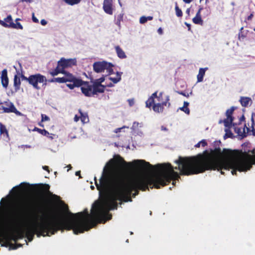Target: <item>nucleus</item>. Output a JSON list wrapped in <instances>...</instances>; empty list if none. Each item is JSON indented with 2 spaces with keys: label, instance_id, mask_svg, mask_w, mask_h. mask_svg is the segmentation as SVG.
Returning a JSON list of instances; mask_svg holds the SVG:
<instances>
[{
  "label": "nucleus",
  "instance_id": "obj_1",
  "mask_svg": "<svg viewBox=\"0 0 255 255\" xmlns=\"http://www.w3.org/2000/svg\"><path fill=\"white\" fill-rule=\"evenodd\" d=\"M95 183L100 194L105 196L103 205L93 207L91 214L87 209L74 214L67 209V214L75 217L69 219L64 215L54 216L60 231L72 230L78 235L88 231L97 223H105L112 219L110 210L117 209V201L131 202L138 190L143 191V160L126 161L120 155L117 159H111L104 167L102 176Z\"/></svg>",
  "mask_w": 255,
  "mask_h": 255
},
{
  "label": "nucleus",
  "instance_id": "obj_2",
  "mask_svg": "<svg viewBox=\"0 0 255 255\" xmlns=\"http://www.w3.org/2000/svg\"><path fill=\"white\" fill-rule=\"evenodd\" d=\"M181 158L189 157L180 156L175 161L178 166L175 167L169 163L157 164L153 166L144 160V191L147 189L149 190V187L151 189H159L168 185L171 181H173L172 184L174 185L175 180L180 178L179 175L174 169L179 170L181 175H188L182 173L183 167L180 165Z\"/></svg>",
  "mask_w": 255,
  "mask_h": 255
},
{
  "label": "nucleus",
  "instance_id": "obj_3",
  "mask_svg": "<svg viewBox=\"0 0 255 255\" xmlns=\"http://www.w3.org/2000/svg\"><path fill=\"white\" fill-rule=\"evenodd\" d=\"M220 147L211 150L209 152L207 150L204 151L203 154H198L196 156L189 158H180V165L182 167V173L187 175L197 174L203 173L206 170H215L220 168L221 165H227L225 162L228 159L220 160L218 158L223 155L227 157Z\"/></svg>",
  "mask_w": 255,
  "mask_h": 255
},
{
  "label": "nucleus",
  "instance_id": "obj_4",
  "mask_svg": "<svg viewBox=\"0 0 255 255\" xmlns=\"http://www.w3.org/2000/svg\"><path fill=\"white\" fill-rule=\"evenodd\" d=\"M250 143H244L242 145L241 149L225 150L224 154L231 159H228L225 162L226 165H221L216 170L221 171L222 174H224L223 170H228L232 169L233 175H236L237 171H247L250 170L253 165L255 164V150L250 149Z\"/></svg>",
  "mask_w": 255,
  "mask_h": 255
},
{
  "label": "nucleus",
  "instance_id": "obj_5",
  "mask_svg": "<svg viewBox=\"0 0 255 255\" xmlns=\"http://www.w3.org/2000/svg\"><path fill=\"white\" fill-rule=\"evenodd\" d=\"M40 222L36 221L32 226L25 230L26 237L29 242H31L35 234L38 237L42 236H50L54 235L58 231H60V228L57 224L55 217L53 216L51 219L43 220V218H40Z\"/></svg>",
  "mask_w": 255,
  "mask_h": 255
},
{
  "label": "nucleus",
  "instance_id": "obj_6",
  "mask_svg": "<svg viewBox=\"0 0 255 255\" xmlns=\"http://www.w3.org/2000/svg\"><path fill=\"white\" fill-rule=\"evenodd\" d=\"M168 95H163V92L157 95V91H156L145 102V104L147 108L152 109L156 113H162L165 107H170Z\"/></svg>",
  "mask_w": 255,
  "mask_h": 255
},
{
  "label": "nucleus",
  "instance_id": "obj_7",
  "mask_svg": "<svg viewBox=\"0 0 255 255\" xmlns=\"http://www.w3.org/2000/svg\"><path fill=\"white\" fill-rule=\"evenodd\" d=\"M16 220H12L10 223L11 232L10 233L1 232L0 233V242H3L1 246L8 247L9 242L13 241L16 242L19 239L17 237L13 229H14V225L16 223Z\"/></svg>",
  "mask_w": 255,
  "mask_h": 255
},
{
  "label": "nucleus",
  "instance_id": "obj_8",
  "mask_svg": "<svg viewBox=\"0 0 255 255\" xmlns=\"http://www.w3.org/2000/svg\"><path fill=\"white\" fill-rule=\"evenodd\" d=\"M113 66L111 63L105 61L95 62L93 65V70L95 72L102 73L106 70L109 75L113 73Z\"/></svg>",
  "mask_w": 255,
  "mask_h": 255
},
{
  "label": "nucleus",
  "instance_id": "obj_9",
  "mask_svg": "<svg viewBox=\"0 0 255 255\" xmlns=\"http://www.w3.org/2000/svg\"><path fill=\"white\" fill-rule=\"evenodd\" d=\"M62 74L64 75L63 78L65 80V83H72L66 85L70 89H73L75 87H79L82 85L83 81L77 78L72 74L67 71Z\"/></svg>",
  "mask_w": 255,
  "mask_h": 255
},
{
  "label": "nucleus",
  "instance_id": "obj_10",
  "mask_svg": "<svg viewBox=\"0 0 255 255\" xmlns=\"http://www.w3.org/2000/svg\"><path fill=\"white\" fill-rule=\"evenodd\" d=\"M47 80L46 77L39 73L30 75V81L29 84L32 86L34 89L39 90L40 87L38 86V84L45 82L46 84Z\"/></svg>",
  "mask_w": 255,
  "mask_h": 255
},
{
  "label": "nucleus",
  "instance_id": "obj_11",
  "mask_svg": "<svg viewBox=\"0 0 255 255\" xmlns=\"http://www.w3.org/2000/svg\"><path fill=\"white\" fill-rule=\"evenodd\" d=\"M245 121V117L244 115H243L239 119V122L238 123V125H240L241 124L242 122ZM232 127H233L234 129V131L238 134L239 136H246V133H245V128L246 127L247 128V131L250 130V128L247 127L246 124L244 125V128H243L242 127H238V124L235 123H232Z\"/></svg>",
  "mask_w": 255,
  "mask_h": 255
},
{
  "label": "nucleus",
  "instance_id": "obj_12",
  "mask_svg": "<svg viewBox=\"0 0 255 255\" xmlns=\"http://www.w3.org/2000/svg\"><path fill=\"white\" fill-rule=\"evenodd\" d=\"M59 66L61 68L63 72H65V69L68 68L72 67L73 66L76 65L77 61L76 59H65L61 58L57 62Z\"/></svg>",
  "mask_w": 255,
  "mask_h": 255
},
{
  "label": "nucleus",
  "instance_id": "obj_13",
  "mask_svg": "<svg viewBox=\"0 0 255 255\" xmlns=\"http://www.w3.org/2000/svg\"><path fill=\"white\" fill-rule=\"evenodd\" d=\"M25 210H20V212L18 213L17 214V216H16V218H15L13 220H16V223L14 225V229H13V231L14 232L15 234L16 235L17 237L19 239H22L25 237V231H24L21 229H15V225H17L18 221L22 217H23L24 215H25Z\"/></svg>",
  "mask_w": 255,
  "mask_h": 255
},
{
  "label": "nucleus",
  "instance_id": "obj_14",
  "mask_svg": "<svg viewBox=\"0 0 255 255\" xmlns=\"http://www.w3.org/2000/svg\"><path fill=\"white\" fill-rule=\"evenodd\" d=\"M236 108L234 107H232L230 109H228L226 112V115L227 116V118L224 120V126L228 128H230L232 127V123L234 121V117L232 116L234 111H235Z\"/></svg>",
  "mask_w": 255,
  "mask_h": 255
},
{
  "label": "nucleus",
  "instance_id": "obj_15",
  "mask_svg": "<svg viewBox=\"0 0 255 255\" xmlns=\"http://www.w3.org/2000/svg\"><path fill=\"white\" fill-rule=\"evenodd\" d=\"M35 186L36 187L37 192L42 195H52L54 197H57L55 195H52V193L49 191L50 186L49 184L41 183L36 184Z\"/></svg>",
  "mask_w": 255,
  "mask_h": 255
},
{
  "label": "nucleus",
  "instance_id": "obj_16",
  "mask_svg": "<svg viewBox=\"0 0 255 255\" xmlns=\"http://www.w3.org/2000/svg\"><path fill=\"white\" fill-rule=\"evenodd\" d=\"M81 86V91L85 96H93V85L90 84L89 82L83 81Z\"/></svg>",
  "mask_w": 255,
  "mask_h": 255
},
{
  "label": "nucleus",
  "instance_id": "obj_17",
  "mask_svg": "<svg viewBox=\"0 0 255 255\" xmlns=\"http://www.w3.org/2000/svg\"><path fill=\"white\" fill-rule=\"evenodd\" d=\"M113 0H104L103 9L104 11L110 15L113 13Z\"/></svg>",
  "mask_w": 255,
  "mask_h": 255
},
{
  "label": "nucleus",
  "instance_id": "obj_18",
  "mask_svg": "<svg viewBox=\"0 0 255 255\" xmlns=\"http://www.w3.org/2000/svg\"><path fill=\"white\" fill-rule=\"evenodd\" d=\"M1 83L2 86L6 88L8 85V78L7 77V71L6 69H3L1 72Z\"/></svg>",
  "mask_w": 255,
  "mask_h": 255
},
{
  "label": "nucleus",
  "instance_id": "obj_19",
  "mask_svg": "<svg viewBox=\"0 0 255 255\" xmlns=\"http://www.w3.org/2000/svg\"><path fill=\"white\" fill-rule=\"evenodd\" d=\"M203 9L202 7H200L196 16L192 19L193 22L196 24L203 25V21L202 19L201 12Z\"/></svg>",
  "mask_w": 255,
  "mask_h": 255
},
{
  "label": "nucleus",
  "instance_id": "obj_20",
  "mask_svg": "<svg viewBox=\"0 0 255 255\" xmlns=\"http://www.w3.org/2000/svg\"><path fill=\"white\" fill-rule=\"evenodd\" d=\"M7 107L2 106L0 108V110L1 109L3 110V113H15L16 111V109L14 107V105L12 103H9L6 104Z\"/></svg>",
  "mask_w": 255,
  "mask_h": 255
},
{
  "label": "nucleus",
  "instance_id": "obj_21",
  "mask_svg": "<svg viewBox=\"0 0 255 255\" xmlns=\"http://www.w3.org/2000/svg\"><path fill=\"white\" fill-rule=\"evenodd\" d=\"M33 131H37L39 133L44 135L45 136H47L48 138H49L50 139H53V136L55 135L53 133H50L48 131L45 130V129H40L37 127H35L34 129H33Z\"/></svg>",
  "mask_w": 255,
  "mask_h": 255
},
{
  "label": "nucleus",
  "instance_id": "obj_22",
  "mask_svg": "<svg viewBox=\"0 0 255 255\" xmlns=\"http://www.w3.org/2000/svg\"><path fill=\"white\" fill-rule=\"evenodd\" d=\"M93 96L97 95L98 93H103L105 91V86H100L93 84Z\"/></svg>",
  "mask_w": 255,
  "mask_h": 255
},
{
  "label": "nucleus",
  "instance_id": "obj_23",
  "mask_svg": "<svg viewBox=\"0 0 255 255\" xmlns=\"http://www.w3.org/2000/svg\"><path fill=\"white\" fill-rule=\"evenodd\" d=\"M13 21L11 15H8L4 19V21H1V25L6 28H11L10 26L11 23H13Z\"/></svg>",
  "mask_w": 255,
  "mask_h": 255
},
{
  "label": "nucleus",
  "instance_id": "obj_24",
  "mask_svg": "<svg viewBox=\"0 0 255 255\" xmlns=\"http://www.w3.org/2000/svg\"><path fill=\"white\" fill-rule=\"evenodd\" d=\"M241 105L244 107H247L249 105L252 104V100L251 98L247 97H241L240 100Z\"/></svg>",
  "mask_w": 255,
  "mask_h": 255
},
{
  "label": "nucleus",
  "instance_id": "obj_25",
  "mask_svg": "<svg viewBox=\"0 0 255 255\" xmlns=\"http://www.w3.org/2000/svg\"><path fill=\"white\" fill-rule=\"evenodd\" d=\"M115 49L118 57L120 59H125L127 55L124 51L120 47V46L117 45L115 46Z\"/></svg>",
  "mask_w": 255,
  "mask_h": 255
},
{
  "label": "nucleus",
  "instance_id": "obj_26",
  "mask_svg": "<svg viewBox=\"0 0 255 255\" xmlns=\"http://www.w3.org/2000/svg\"><path fill=\"white\" fill-rule=\"evenodd\" d=\"M28 186H29V184L25 183H22L19 186L14 187L12 190L15 193H17L20 190H25Z\"/></svg>",
  "mask_w": 255,
  "mask_h": 255
},
{
  "label": "nucleus",
  "instance_id": "obj_27",
  "mask_svg": "<svg viewBox=\"0 0 255 255\" xmlns=\"http://www.w3.org/2000/svg\"><path fill=\"white\" fill-rule=\"evenodd\" d=\"M21 82L19 77L15 75L13 79V86L15 92H17L20 89Z\"/></svg>",
  "mask_w": 255,
  "mask_h": 255
},
{
  "label": "nucleus",
  "instance_id": "obj_28",
  "mask_svg": "<svg viewBox=\"0 0 255 255\" xmlns=\"http://www.w3.org/2000/svg\"><path fill=\"white\" fill-rule=\"evenodd\" d=\"M208 69V68L199 69L198 74L197 75V82H201L203 81L204 76L205 74L206 71Z\"/></svg>",
  "mask_w": 255,
  "mask_h": 255
},
{
  "label": "nucleus",
  "instance_id": "obj_29",
  "mask_svg": "<svg viewBox=\"0 0 255 255\" xmlns=\"http://www.w3.org/2000/svg\"><path fill=\"white\" fill-rule=\"evenodd\" d=\"M79 113L80 114V120L83 124H86L89 122L87 113H83L81 109L79 110Z\"/></svg>",
  "mask_w": 255,
  "mask_h": 255
},
{
  "label": "nucleus",
  "instance_id": "obj_30",
  "mask_svg": "<svg viewBox=\"0 0 255 255\" xmlns=\"http://www.w3.org/2000/svg\"><path fill=\"white\" fill-rule=\"evenodd\" d=\"M59 73H64L63 71L62 70L61 68L59 66V65L57 64V67L54 70L49 71V74L53 77L57 75Z\"/></svg>",
  "mask_w": 255,
  "mask_h": 255
},
{
  "label": "nucleus",
  "instance_id": "obj_31",
  "mask_svg": "<svg viewBox=\"0 0 255 255\" xmlns=\"http://www.w3.org/2000/svg\"><path fill=\"white\" fill-rule=\"evenodd\" d=\"M0 134L3 136H8V132L6 127L1 123H0Z\"/></svg>",
  "mask_w": 255,
  "mask_h": 255
},
{
  "label": "nucleus",
  "instance_id": "obj_32",
  "mask_svg": "<svg viewBox=\"0 0 255 255\" xmlns=\"http://www.w3.org/2000/svg\"><path fill=\"white\" fill-rule=\"evenodd\" d=\"M122 72H117L116 74V77L113 78L110 77L109 79L112 81L114 84H116L121 80Z\"/></svg>",
  "mask_w": 255,
  "mask_h": 255
},
{
  "label": "nucleus",
  "instance_id": "obj_33",
  "mask_svg": "<svg viewBox=\"0 0 255 255\" xmlns=\"http://www.w3.org/2000/svg\"><path fill=\"white\" fill-rule=\"evenodd\" d=\"M49 82L51 83H65V80L63 77H58V78H53L49 80Z\"/></svg>",
  "mask_w": 255,
  "mask_h": 255
},
{
  "label": "nucleus",
  "instance_id": "obj_34",
  "mask_svg": "<svg viewBox=\"0 0 255 255\" xmlns=\"http://www.w3.org/2000/svg\"><path fill=\"white\" fill-rule=\"evenodd\" d=\"M11 28L16 29H21L22 30L23 27L20 23L18 22H16L15 23L13 22V23H11L10 25Z\"/></svg>",
  "mask_w": 255,
  "mask_h": 255
},
{
  "label": "nucleus",
  "instance_id": "obj_35",
  "mask_svg": "<svg viewBox=\"0 0 255 255\" xmlns=\"http://www.w3.org/2000/svg\"><path fill=\"white\" fill-rule=\"evenodd\" d=\"M123 16L124 14L123 13H120L117 16L116 19V24L119 27H121V22L123 20Z\"/></svg>",
  "mask_w": 255,
  "mask_h": 255
},
{
  "label": "nucleus",
  "instance_id": "obj_36",
  "mask_svg": "<svg viewBox=\"0 0 255 255\" xmlns=\"http://www.w3.org/2000/svg\"><path fill=\"white\" fill-rule=\"evenodd\" d=\"M67 4L70 5H74L79 3L82 0H63Z\"/></svg>",
  "mask_w": 255,
  "mask_h": 255
},
{
  "label": "nucleus",
  "instance_id": "obj_37",
  "mask_svg": "<svg viewBox=\"0 0 255 255\" xmlns=\"http://www.w3.org/2000/svg\"><path fill=\"white\" fill-rule=\"evenodd\" d=\"M175 10L176 15L177 17H182L183 15V12L181 9L179 8L177 3H175Z\"/></svg>",
  "mask_w": 255,
  "mask_h": 255
},
{
  "label": "nucleus",
  "instance_id": "obj_38",
  "mask_svg": "<svg viewBox=\"0 0 255 255\" xmlns=\"http://www.w3.org/2000/svg\"><path fill=\"white\" fill-rule=\"evenodd\" d=\"M105 81V77L103 76L99 79L95 80L93 84H96L100 86H104L102 83Z\"/></svg>",
  "mask_w": 255,
  "mask_h": 255
},
{
  "label": "nucleus",
  "instance_id": "obj_39",
  "mask_svg": "<svg viewBox=\"0 0 255 255\" xmlns=\"http://www.w3.org/2000/svg\"><path fill=\"white\" fill-rule=\"evenodd\" d=\"M200 145H201L203 147H205L207 145V143L205 139H203L201 141L198 142L195 145V147L198 148L200 147Z\"/></svg>",
  "mask_w": 255,
  "mask_h": 255
},
{
  "label": "nucleus",
  "instance_id": "obj_40",
  "mask_svg": "<svg viewBox=\"0 0 255 255\" xmlns=\"http://www.w3.org/2000/svg\"><path fill=\"white\" fill-rule=\"evenodd\" d=\"M254 114L253 113L252 115V118H251V121H252L251 128H252V131L253 134L255 136V129L254 128V126L255 125V122H254Z\"/></svg>",
  "mask_w": 255,
  "mask_h": 255
},
{
  "label": "nucleus",
  "instance_id": "obj_41",
  "mask_svg": "<svg viewBox=\"0 0 255 255\" xmlns=\"http://www.w3.org/2000/svg\"><path fill=\"white\" fill-rule=\"evenodd\" d=\"M179 109L187 115H189L190 114V110L188 107L183 106L182 107L180 108Z\"/></svg>",
  "mask_w": 255,
  "mask_h": 255
},
{
  "label": "nucleus",
  "instance_id": "obj_42",
  "mask_svg": "<svg viewBox=\"0 0 255 255\" xmlns=\"http://www.w3.org/2000/svg\"><path fill=\"white\" fill-rule=\"evenodd\" d=\"M202 10H203L204 11V17L208 16L210 14V11L208 8H207V7H205L204 8H203Z\"/></svg>",
  "mask_w": 255,
  "mask_h": 255
},
{
  "label": "nucleus",
  "instance_id": "obj_43",
  "mask_svg": "<svg viewBox=\"0 0 255 255\" xmlns=\"http://www.w3.org/2000/svg\"><path fill=\"white\" fill-rule=\"evenodd\" d=\"M8 247H9V249L10 250H16L17 249L16 244L11 243L10 242H9Z\"/></svg>",
  "mask_w": 255,
  "mask_h": 255
},
{
  "label": "nucleus",
  "instance_id": "obj_44",
  "mask_svg": "<svg viewBox=\"0 0 255 255\" xmlns=\"http://www.w3.org/2000/svg\"><path fill=\"white\" fill-rule=\"evenodd\" d=\"M50 120V118L44 114H41V122L48 121Z\"/></svg>",
  "mask_w": 255,
  "mask_h": 255
},
{
  "label": "nucleus",
  "instance_id": "obj_45",
  "mask_svg": "<svg viewBox=\"0 0 255 255\" xmlns=\"http://www.w3.org/2000/svg\"><path fill=\"white\" fill-rule=\"evenodd\" d=\"M21 79H22V80H25V81H26L27 82H28V83H29V81H30V76H29L28 77H27L25 76L24 75L21 74Z\"/></svg>",
  "mask_w": 255,
  "mask_h": 255
},
{
  "label": "nucleus",
  "instance_id": "obj_46",
  "mask_svg": "<svg viewBox=\"0 0 255 255\" xmlns=\"http://www.w3.org/2000/svg\"><path fill=\"white\" fill-rule=\"evenodd\" d=\"M128 105L129 106H132L134 104V101L133 99H129L128 100Z\"/></svg>",
  "mask_w": 255,
  "mask_h": 255
},
{
  "label": "nucleus",
  "instance_id": "obj_47",
  "mask_svg": "<svg viewBox=\"0 0 255 255\" xmlns=\"http://www.w3.org/2000/svg\"><path fill=\"white\" fill-rule=\"evenodd\" d=\"M32 19L34 22L38 23L39 22L38 19L36 17H35L34 13L32 14Z\"/></svg>",
  "mask_w": 255,
  "mask_h": 255
},
{
  "label": "nucleus",
  "instance_id": "obj_48",
  "mask_svg": "<svg viewBox=\"0 0 255 255\" xmlns=\"http://www.w3.org/2000/svg\"><path fill=\"white\" fill-rule=\"evenodd\" d=\"M153 17L152 16H144V22H146L147 20H152Z\"/></svg>",
  "mask_w": 255,
  "mask_h": 255
},
{
  "label": "nucleus",
  "instance_id": "obj_49",
  "mask_svg": "<svg viewBox=\"0 0 255 255\" xmlns=\"http://www.w3.org/2000/svg\"><path fill=\"white\" fill-rule=\"evenodd\" d=\"M80 119V116H79L76 115L74 117V120L75 122H77Z\"/></svg>",
  "mask_w": 255,
  "mask_h": 255
},
{
  "label": "nucleus",
  "instance_id": "obj_50",
  "mask_svg": "<svg viewBox=\"0 0 255 255\" xmlns=\"http://www.w3.org/2000/svg\"><path fill=\"white\" fill-rule=\"evenodd\" d=\"M40 23H41V25H46V24H47V21H46V20H45V19H42V20H41Z\"/></svg>",
  "mask_w": 255,
  "mask_h": 255
},
{
  "label": "nucleus",
  "instance_id": "obj_51",
  "mask_svg": "<svg viewBox=\"0 0 255 255\" xmlns=\"http://www.w3.org/2000/svg\"><path fill=\"white\" fill-rule=\"evenodd\" d=\"M122 128H117L115 129L114 132L115 133H118L121 131Z\"/></svg>",
  "mask_w": 255,
  "mask_h": 255
},
{
  "label": "nucleus",
  "instance_id": "obj_52",
  "mask_svg": "<svg viewBox=\"0 0 255 255\" xmlns=\"http://www.w3.org/2000/svg\"><path fill=\"white\" fill-rule=\"evenodd\" d=\"M157 31L159 34H162L163 33V30L161 27L158 29Z\"/></svg>",
  "mask_w": 255,
  "mask_h": 255
},
{
  "label": "nucleus",
  "instance_id": "obj_53",
  "mask_svg": "<svg viewBox=\"0 0 255 255\" xmlns=\"http://www.w3.org/2000/svg\"><path fill=\"white\" fill-rule=\"evenodd\" d=\"M179 93L180 95H183V96H185V97H188V96H189L188 94L186 95V94H185V92H179Z\"/></svg>",
  "mask_w": 255,
  "mask_h": 255
},
{
  "label": "nucleus",
  "instance_id": "obj_54",
  "mask_svg": "<svg viewBox=\"0 0 255 255\" xmlns=\"http://www.w3.org/2000/svg\"><path fill=\"white\" fill-rule=\"evenodd\" d=\"M43 169L45 170H46L48 172H49V167L47 166H43Z\"/></svg>",
  "mask_w": 255,
  "mask_h": 255
},
{
  "label": "nucleus",
  "instance_id": "obj_55",
  "mask_svg": "<svg viewBox=\"0 0 255 255\" xmlns=\"http://www.w3.org/2000/svg\"><path fill=\"white\" fill-rule=\"evenodd\" d=\"M183 0L186 3H190L192 1H193V0Z\"/></svg>",
  "mask_w": 255,
  "mask_h": 255
},
{
  "label": "nucleus",
  "instance_id": "obj_56",
  "mask_svg": "<svg viewBox=\"0 0 255 255\" xmlns=\"http://www.w3.org/2000/svg\"><path fill=\"white\" fill-rule=\"evenodd\" d=\"M139 22L141 24H143V16L140 17Z\"/></svg>",
  "mask_w": 255,
  "mask_h": 255
},
{
  "label": "nucleus",
  "instance_id": "obj_57",
  "mask_svg": "<svg viewBox=\"0 0 255 255\" xmlns=\"http://www.w3.org/2000/svg\"><path fill=\"white\" fill-rule=\"evenodd\" d=\"M253 17V14L251 13L250 15L248 16L247 19L249 20H251L252 19Z\"/></svg>",
  "mask_w": 255,
  "mask_h": 255
},
{
  "label": "nucleus",
  "instance_id": "obj_58",
  "mask_svg": "<svg viewBox=\"0 0 255 255\" xmlns=\"http://www.w3.org/2000/svg\"><path fill=\"white\" fill-rule=\"evenodd\" d=\"M185 24L187 26L188 30H190L191 29V25L187 22H185Z\"/></svg>",
  "mask_w": 255,
  "mask_h": 255
},
{
  "label": "nucleus",
  "instance_id": "obj_59",
  "mask_svg": "<svg viewBox=\"0 0 255 255\" xmlns=\"http://www.w3.org/2000/svg\"><path fill=\"white\" fill-rule=\"evenodd\" d=\"M189 103L187 102H184V104H183V106L186 107H188V106H189Z\"/></svg>",
  "mask_w": 255,
  "mask_h": 255
},
{
  "label": "nucleus",
  "instance_id": "obj_60",
  "mask_svg": "<svg viewBox=\"0 0 255 255\" xmlns=\"http://www.w3.org/2000/svg\"><path fill=\"white\" fill-rule=\"evenodd\" d=\"M75 175L76 176H80V171H78L76 172Z\"/></svg>",
  "mask_w": 255,
  "mask_h": 255
},
{
  "label": "nucleus",
  "instance_id": "obj_61",
  "mask_svg": "<svg viewBox=\"0 0 255 255\" xmlns=\"http://www.w3.org/2000/svg\"><path fill=\"white\" fill-rule=\"evenodd\" d=\"M16 247H17V249L19 247H22V245L21 244H17V243H16Z\"/></svg>",
  "mask_w": 255,
  "mask_h": 255
},
{
  "label": "nucleus",
  "instance_id": "obj_62",
  "mask_svg": "<svg viewBox=\"0 0 255 255\" xmlns=\"http://www.w3.org/2000/svg\"><path fill=\"white\" fill-rule=\"evenodd\" d=\"M21 1L22 2H24V1H25V2H31V0H21Z\"/></svg>",
  "mask_w": 255,
  "mask_h": 255
},
{
  "label": "nucleus",
  "instance_id": "obj_63",
  "mask_svg": "<svg viewBox=\"0 0 255 255\" xmlns=\"http://www.w3.org/2000/svg\"><path fill=\"white\" fill-rule=\"evenodd\" d=\"M186 12L189 15V13H190V9L189 8L187 9Z\"/></svg>",
  "mask_w": 255,
  "mask_h": 255
},
{
  "label": "nucleus",
  "instance_id": "obj_64",
  "mask_svg": "<svg viewBox=\"0 0 255 255\" xmlns=\"http://www.w3.org/2000/svg\"><path fill=\"white\" fill-rule=\"evenodd\" d=\"M107 86L109 87H111L113 86V85L112 83H110L109 84H108L107 85Z\"/></svg>",
  "mask_w": 255,
  "mask_h": 255
}]
</instances>
